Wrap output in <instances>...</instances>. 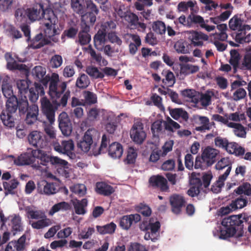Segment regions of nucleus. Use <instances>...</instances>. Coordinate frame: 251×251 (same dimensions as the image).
I'll list each match as a JSON object with an SVG mask.
<instances>
[{
    "label": "nucleus",
    "instance_id": "nucleus-9",
    "mask_svg": "<svg viewBox=\"0 0 251 251\" xmlns=\"http://www.w3.org/2000/svg\"><path fill=\"white\" fill-rule=\"evenodd\" d=\"M99 136V133L95 129H88L84 133L82 140L77 143L78 148L85 152H88L93 145V140Z\"/></svg>",
    "mask_w": 251,
    "mask_h": 251
},
{
    "label": "nucleus",
    "instance_id": "nucleus-49",
    "mask_svg": "<svg viewBox=\"0 0 251 251\" xmlns=\"http://www.w3.org/2000/svg\"><path fill=\"white\" fill-rule=\"evenodd\" d=\"M30 81L27 79H20L17 81L16 84L20 94L23 95L28 92Z\"/></svg>",
    "mask_w": 251,
    "mask_h": 251
},
{
    "label": "nucleus",
    "instance_id": "nucleus-22",
    "mask_svg": "<svg viewBox=\"0 0 251 251\" xmlns=\"http://www.w3.org/2000/svg\"><path fill=\"white\" fill-rule=\"evenodd\" d=\"M33 155L36 161L38 159L40 167L46 166L49 163L51 164L52 156L49 155L46 151L40 149L33 150Z\"/></svg>",
    "mask_w": 251,
    "mask_h": 251
},
{
    "label": "nucleus",
    "instance_id": "nucleus-29",
    "mask_svg": "<svg viewBox=\"0 0 251 251\" xmlns=\"http://www.w3.org/2000/svg\"><path fill=\"white\" fill-rule=\"evenodd\" d=\"M109 155L113 158H119L122 155L123 149L122 145L118 142H113L109 145Z\"/></svg>",
    "mask_w": 251,
    "mask_h": 251
},
{
    "label": "nucleus",
    "instance_id": "nucleus-56",
    "mask_svg": "<svg viewBox=\"0 0 251 251\" xmlns=\"http://www.w3.org/2000/svg\"><path fill=\"white\" fill-rule=\"evenodd\" d=\"M16 4L15 0H3L0 3V11L9 12L14 7Z\"/></svg>",
    "mask_w": 251,
    "mask_h": 251
},
{
    "label": "nucleus",
    "instance_id": "nucleus-57",
    "mask_svg": "<svg viewBox=\"0 0 251 251\" xmlns=\"http://www.w3.org/2000/svg\"><path fill=\"white\" fill-rule=\"evenodd\" d=\"M248 201L246 198H242L241 196L234 201H232L230 203V206L233 210L241 209L245 207L247 204Z\"/></svg>",
    "mask_w": 251,
    "mask_h": 251
},
{
    "label": "nucleus",
    "instance_id": "nucleus-58",
    "mask_svg": "<svg viewBox=\"0 0 251 251\" xmlns=\"http://www.w3.org/2000/svg\"><path fill=\"white\" fill-rule=\"evenodd\" d=\"M70 208L69 204L65 201H62L54 204L51 208L50 214L51 215L61 210H68Z\"/></svg>",
    "mask_w": 251,
    "mask_h": 251
},
{
    "label": "nucleus",
    "instance_id": "nucleus-12",
    "mask_svg": "<svg viewBox=\"0 0 251 251\" xmlns=\"http://www.w3.org/2000/svg\"><path fill=\"white\" fill-rule=\"evenodd\" d=\"M200 176V174L199 173L197 174L193 172L191 174L190 179L191 186L187 192L188 195L191 197L194 198L198 196L201 192L202 182Z\"/></svg>",
    "mask_w": 251,
    "mask_h": 251
},
{
    "label": "nucleus",
    "instance_id": "nucleus-52",
    "mask_svg": "<svg viewBox=\"0 0 251 251\" xmlns=\"http://www.w3.org/2000/svg\"><path fill=\"white\" fill-rule=\"evenodd\" d=\"M196 4V1L193 2L191 0L188 1L187 2L181 1L178 4L177 9L179 12H186L188 11L189 8H190L191 10L192 11L193 10V8Z\"/></svg>",
    "mask_w": 251,
    "mask_h": 251
},
{
    "label": "nucleus",
    "instance_id": "nucleus-6",
    "mask_svg": "<svg viewBox=\"0 0 251 251\" xmlns=\"http://www.w3.org/2000/svg\"><path fill=\"white\" fill-rule=\"evenodd\" d=\"M0 228L6 227L14 235L23 230L21 217L19 215L13 214L5 217L2 211L0 212Z\"/></svg>",
    "mask_w": 251,
    "mask_h": 251
},
{
    "label": "nucleus",
    "instance_id": "nucleus-60",
    "mask_svg": "<svg viewBox=\"0 0 251 251\" xmlns=\"http://www.w3.org/2000/svg\"><path fill=\"white\" fill-rule=\"evenodd\" d=\"M137 153L136 151L133 148H129L127 151L126 158L125 160V162L127 164H134L137 158Z\"/></svg>",
    "mask_w": 251,
    "mask_h": 251
},
{
    "label": "nucleus",
    "instance_id": "nucleus-48",
    "mask_svg": "<svg viewBox=\"0 0 251 251\" xmlns=\"http://www.w3.org/2000/svg\"><path fill=\"white\" fill-rule=\"evenodd\" d=\"M188 45L186 42L178 41L176 42L174 46L176 51L178 53L187 54L189 53Z\"/></svg>",
    "mask_w": 251,
    "mask_h": 251
},
{
    "label": "nucleus",
    "instance_id": "nucleus-5",
    "mask_svg": "<svg viewBox=\"0 0 251 251\" xmlns=\"http://www.w3.org/2000/svg\"><path fill=\"white\" fill-rule=\"evenodd\" d=\"M71 6L73 11L81 16V22L94 25L99 9L92 0H71Z\"/></svg>",
    "mask_w": 251,
    "mask_h": 251
},
{
    "label": "nucleus",
    "instance_id": "nucleus-45",
    "mask_svg": "<svg viewBox=\"0 0 251 251\" xmlns=\"http://www.w3.org/2000/svg\"><path fill=\"white\" fill-rule=\"evenodd\" d=\"M88 201L86 199H83L81 201L76 200V202H74V206L75 212L78 215H83L86 211L85 207L87 205Z\"/></svg>",
    "mask_w": 251,
    "mask_h": 251
},
{
    "label": "nucleus",
    "instance_id": "nucleus-46",
    "mask_svg": "<svg viewBox=\"0 0 251 251\" xmlns=\"http://www.w3.org/2000/svg\"><path fill=\"white\" fill-rule=\"evenodd\" d=\"M19 184V181L16 179H12L9 182H3V186L5 190V195L14 194L13 190L17 187Z\"/></svg>",
    "mask_w": 251,
    "mask_h": 251
},
{
    "label": "nucleus",
    "instance_id": "nucleus-59",
    "mask_svg": "<svg viewBox=\"0 0 251 251\" xmlns=\"http://www.w3.org/2000/svg\"><path fill=\"white\" fill-rule=\"evenodd\" d=\"M234 192L238 195L244 194L250 196L251 195V185L248 182L244 183L235 190Z\"/></svg>",
    "mask_w": 251,
    "mask_h": 251
},
{
    "label": "nucleus",
    "instance_id": "nucleus-35",
    "mask_svg": "<svg viewBox=\"0 0 251 251\" xmlns=\"http://www.w3.org/2000/svg\"><path fill=\"white\" fill-rule=\"evenodd\" d=\"M90 84V80L88 75L80 73L75 82V87L80 90L86 89Z\"/></svg>",
    "mask_w": 251,
    "mask_h": 251
},
{
    "label": "nucleus",
    "instance_id": "nucleus-27",
    "mask_svg": "<svg viewBox=\"0 0 251 251\" xmlns=\"http://www.w3.org/2000/svg\"><path fill=\"white\" fill-rule=\"evenodd\" d=\"M96 192L101 195L109 196L114 192L112 186L104 182H98L96 184Z\"/></svg>",
    "mask_w": 251,
    "mask_h": 251
},
{
    "label": "nucleus",
    "instance_id": "nucleus-14",
    "mask_svg": "<svg viewBox=\"0 0 251 251\" xmlns=\"http://www.w3.org/2000/svg\"><path fill=\"white\" fill-rule=\"evenodd\" d=\"M172 211L175 214H179L183 207L185 206L186 201L182 196L179 194H173L169 198Z\"/></svg>",
    "mask_w": 251,
    "mask_h": 251
},
{
    "label": "nucleus",
    "instance_id": "nucleus-23",
    "mask_svg": "<svg viewBox=\"0 0 251 251\" xmlns=\"http://www.w3.org/2000/svg\"><path fill=\"white\" fill-rule=\"evenodd\" d=\"M107 34L106 26L102 25L94 37V43L95 48L101 50L106 41Z\"/></svg>",
    "mask_w": 251,
    "mask_h": 251
},
{
    "label": "nucleus",
    "instance_id": "nucleus-3",
    "mask_svg": "<svg viewBox=\"0 0 251 251\" xmlns=\"http://www.w3.org/2000/svg\"><path fill=\"white\" fill-rule=\"evenodd\" d=\"M31 74L35 80L45 86H47L50 81L49 94L52 99L59 98L66 89L67 83L62 82L58 86L57 83L59 80L58 75L53 73L51 77L46 75V69L44 67H34L31 71Z\"/></svg>",
    "mask_w": 251,
    "mask_h": 251
},
{
    "label": "nucleus",
    "instance_id": "nucleus-43",
    "mask_svg": "<svg viewBox=\"0 0 251 251\" xmlns=\"http://www.w3.org/2000/svg\"><path fill=\"white\" fill-rule=\"evenodd\" d=\"M210 166H211V163L203 157L202 154L201 156L198 155L196 157L194 164L195 169L204 170Z\"/></svg>",
    "mask_w": 251,
    "mask_h": 251
},
{
    "label": "nucleus",
    "instance_id": "nucleus-21",
    "mask_svg": "<svg viewBox=\"0 0 251 251\" xmlns=\"http://www.w3.org/2000/svg\"><path fill=\"white\" fill-rule=\"evenodd\" d=\"M188 20L190 22V27L193 25H197L202 28L205 29L208 32L212 31L215 28V26L214 25H206L203 17L198 15L190 14L188 16Z\"/></svg>",
    "mask_w": 251,
    "mask_h": 251
},
{
    "label": "nucleus",
    "instance_id": "nucleus-37",
    "mask_svg": "<svg viewBox=\"0 0 251 251\" xmlns=\"http://www.w3.org/2000/svg\"><path fill=\"white\" fill-rule=\"evenodd\" d=\"M26 9L24 7L17 8L14 12V17L15 22L19 24H24L26 23L27 18V14Z\"/></svg>",
    "mask_w": 251,
    "mask_h": 251
},
{
    "label": "nucleus",
    "instance_id": "nucleus-61",
    "mask_svg": "<svg viewBox=\"0 0 251 251\" xmlns=\"http://www.w3.org/2000/svg\"><path fill=\"white\" fill-rule=\"evenodd\" d=\"M164 125L165 129L171 132L180 128V125L170 118H168L167 121L164 122Z\"/></svg>",
    "mask_w": 251,
    "mask_h": 251
},
{
    "label": "nucleus",
    "instance_id": "nucleus-2",
    "mask_svg": "<svg viewBox=\"0 0 251 251\" xmlns=\"http://www.w3.org/2000/svg\"><path fill=\"white\" fill-rule=\"evenodd\" d=\"M245 223H250V217L246 213L224 218L221 223L222 226L220 227V238L225 240L233 236L236 239L242 237Z\"/></svg>",
    "mask_w": 251,
    "mask_h": 251
},
{
    "label": "nucleus",
    "instance_id": "nucleus-53",
    "mask_svg": "<svg viewBox=\"0 0 251 251\" xmlns=\"http://www.w3.org/2000/svg\"><path fill=\"white\" fill-rule=\"evenodd\" d=\"M171 116L175 120H178L179 118L186 120L188 118V113L181 108H175L170 111Z\"/></svg>",
    "mask_w": 251,
    "mask_h": 251
},
{
    "label": "nucleus",
    "instance_id": "nucleus-20",
    "mask_svg": "<svg viewBox=\"0 0 251 251\" xmlns=\"http://www.w3.org/2000/svg\"><path fill=\"white\" fill-rule=\"evenodd\" d=\"M81 25V30L78 33V42L81 45H86L88 44L91 40V35L89 32L90 30V24L86 22Z\"/></svg>",
    "mask_w": 251,
    "mask_h": 251
},
{
    "label": "nucleus",
    "instance_id": "nucleus-18",
    "mask_svg": "<svg viewBox=\"0 0 251 251\" xmlns=\"http://www.w3.org/2000/svg\"><path fill=\"white\" fill-rule=\"evenodd\" d=\"M188 39L194 47L202 46L203 42L208 40V36L202 32L192 30L189 32Z\"/></svg>",
    "mask_w": 251,
    "mask_h": 251
},
{
    "label": "nucleus",
    "instance_id": "nucleus-8",
    "mask_svg": "<svg viewBox=\"0 0 251 251\" xmlns=\"http://www.w3.org/2000/svg\"><path fill=\"white\" fill-rule=\"evenodd\" d=\"M14 162L17 166L30 165L34 170L40 171L43 170V167L39 165L38 161L35 160L33 150L31 153L25 152L21 154L17 158H15Z\"/></svg>",
    "mask_w": 251,
    "mask_h": 251
},
{
    "label": "nucleus",
    "instance_id": "nucleus-10",
    "mask_svg": "<svg viewBox=\"0 0 251 251\" xmlns=\"http://www.w3.org/2000/svg\"><path fill=\"white\" fill-rule=\"evenodd\" d=\"M130 137L136 144H141L146 138V133L144 130V125L141 122L134 124L130 132Z\"/></svg>",
    "mask_w": 251,
    "mask_h": 251
},
{
    "label": "nucleus",
    "instance_id": "nucleus-26",
    "mask_svg": "<svg viewBox=\"0 0 251 251\" xmlns=\"http://www.w3.org/2000/svg\"><path fill=\"white\" fill-rule=\"evenodd\" d=\"M26 237L22 235L17 241L10 242L7 245L5 251H21L24 249Z\"/></svg>",
    "mask_w": 251,
    "mask_h": 251
},
{
    "label": "nucleus",
    "instance_id": "nucleus-39",
    "mask_svg": "<svg viewBox=\"0 0 251 251\" xmlns=\"http://www.w3.org/2000/svg\"><path fill=\"white\" fill-rule=\"evenodd\" d=\"M199 70V67L196 65L190 64H183L180 65V74L186 76L190 74H194Z\"/></svg>",
    "mask_w": 251,
    "mask_h": 251
},
{
    "label": "nucleus",
    "instance_id": "nucleus-44",
    "mask_svg": "<svg viewBox=\"0 0 251 251\" xmlns=\"http://www.w3.org/2000/svg\"><path fill=\"white\" fill-rule=\"evenodd\" d=\"M1 89L3 96L7 99L6 102V106L10 99L12 98L16 97V96L13 94L12 86L5 81L2 82Z\"/></svg>",
    "mask_w": 251,
    "mask_h": 251
},
{
    "label": "nucleus",
    "instance_id": "nucleus-64",
    "mask_svg": "<svg viewBox=\"0 0 251 251\" xmlns=\"http://www.w3.org/2000/svg\"><path fill=\"white\" fill-rule=\"evenodd\" d=\"M7 32L8 33V35L14 39H18L22 37L21 31L13 25H9L7 29Z\"/></svg>",
    "mask_w": 251,
    "mask_h": 251
},
{
    "label": "nucleus",
    "instance_id": "nucleus-63",
    "mask_svg": "<svg viewBox=\"0 0 251 251\" xmlns=\"http://www.w3.org/2000/svg\"><path fill=\"white\" fill-rule=\"evenodd\" d=\"M213 175L211 172L209 171L207 173H202L201 178L202 182V186L203 185L205 188H208L210 184Z\"/></svg>",
    "mask_w": 251,
    "mask_h": 251
},
{
    "label": "nucleus",
    "instance_id": "nucleus-4",
    "mask_svg": "<svg viewBox=\"0 0 251 251\" xmlns=\"http://www.w3.org/2000/svg\"><path fill=\"white\" fill-rule=\"evenodd\" d=\"M7 112L11 116L15 122V118L14 115L17 109L19 110L20 116L25 115L26 113L25 122L28 125H32L37 120L38 115V106L35 104L29 105L26 96H21L18 99L17 97L12 98L8 102Z\"/></svg>",
    "mask_w": 251,
    "mask_h": 251
},
{
    "label": "nucleus",
    "instance_id": "nucleus-1",
    "mask_svg": "<svg viewBox=\"0 0 251 251\" xmlns=\"http://www.w3.org/2000/svg\"><path fill=\"white\" fill-rule=\"evenodd\" d=\"M27 18L31 22L43 19L44 33L48 38L58 34L56 24L58 18L53 11L50 8L44 9L42 3H36L33 7L27 8Z\"/></svg>",
    "mask_w": 251,
    "mask_h": 251
},
{
    "label": "nucleus",
    "instance_id": "nucleus-42",
    "mask_svg": "<svg viewBox=\"0 0 251 251\" xmlns=\"http://www.w3.org/2000/svg\"><path fill=\"white\" fill-rule=\"evenodd\" d=\"M106 121V130L110 134L114 133L117 127V118L113 115H109L107 117Z\"/></svg>",
    "mask_w": 251,
    "mask_h": 251
},
{
    "label": "nucleus",
    "instance_id": "nucleus-7",
    "mask_svg": "<svg viewBox=\"0 0 251 251\" xmlns=\"http://www.w3.org/2000/svg\"><path fill=\"white\" fill-rule=\"evenodd\" d=\"M52 146L56 151L67 155L71 159L75 158V154L73 152L75 146L72 140H62L61 143L58 142H54L53 143Z\"/></svg>",
    "mask_w": 251,
    "mask_h": 251
},
{
    "label": "nucleus",
    "instance_id": "nucleus-31",
    "mask_svg": "<svg viewBox=\"0 0 251 251\" xmlns=\"http://www.w3.org/2000/svg\"><path fill=\"white\" fill-rule=\"evenodd\" d=\"M195 119L196 123L201 125L200 126H196L195 130L201 132H205L206 130H209V118L206 116L196 115L195 116Z\"/></svg>",
    "mask_w": 251,
    "mask_h": 251
},
{
    "label": "nucleus",
    "instance_id": "nucleus-16",
    "mask_svg": "<svg viewBox=\"0 0 251 251\" xmlns=\"http://www.w3.org/2000/svg\"><path fill=\"white\" fill-rule=\"evenodd\" d=\"M141 218V216L139 214L124 215L120 218L119 226L123 229L128 230L132 225L139 222Z\"/></svg>",
    "mask_w": 251,
    "mask_h": 251
},
{
    "label": "nucleus",
    "instance_id": "nucleus-38",
    "mask_svg": "<svg viewBox=\"0 0 251 251\" xmlns=\"http://www.w3.org/2000/svg\"><path fill=\"white\" fill-rule=\"evenodd\" d=\"M163 83L167 87H172L175 83V77L174 74L169 70H163L161 73Z\"/></svg>",
    "mask_w": 251,
    "mask_h": 251
},
{
    "label": "nucleus",
    "instance_id": "nucleus-32",
    "mask_svg": "<svg viewBox=\"0 0 251 251\" xmlns=\"http://www.w3.org/2000/svg\"><path fill=\"white\" fill-rule=\"evenodd\" d=\"M219 154V151L218 150L209 146L207 147L201 153L203 157L211 163V165L216 161V158Z\"/></svg>",
    "mask_w": 251,
    "mask_h": 251
},
{
    "label": "nucleus",
    "instance_id": "nucleus-62",
    "mask_svg": "<svg viewBox=\"0 0 251 251\" xmlns=\"http://www.w3.org/2000/svg\"><path fill=\"white\" fill-rule=\"evenodd\" d=\"M8 57L12 61H8L7 63V68L10 70H23L24 69V65L18 63L15 60H14L11 54H8Z\"/></svg>",
    "mask_w": 251,
    "mask_h": 251
},
{
    "label": "nucleus",
    "instance_id": "nucleus-34",
    "mask_svg": "<svg viewBox=\"0 0 251 251\" xmlns=\"http://www.w3.org/2000/svg\"><path fill=\"white\" fill-rule=\"evenodd\" d=\"M164 121L159 119L154 121L151 126V131L153 137H158L164 131Z\"/></svg>",
    "mask_w": 251,
    "mask_h": 251
},
{
    "label": "nucleus",
    "instance_id": "nucleus-36",
    "mask_svg": "<svg viewBox=\"0 0 251 251\" xmlns=\"http://www.w3.org/2000/svg\"><path fill=\"white\" fill-rule=\"evenodd\" d=\"M117 227L116 225L113 222L102 226H97L96 228L98 232L102 235L113 234Z\"/></svg>",
    "mask_w": 251,
    "mask_h": 251
},
{
    "label": "nucleus",
    "instance_id": "nucleus-13",
    "mask_svg": "<svg viewBox=\"0 0 251 251\" xmlns=\"http://www.w3.org/2000/svg\"><path fill=\"white\" fill-rule=\"evenodd\" d=\"M28 140L30 145L37 148H43L47 145V141L43 133L33 131L28 136Z\"/></svg>",
    "mask_w": 251,
    "mask_h": 251
},
{
    "label": "nucleus",
    "instance_id": "nucleus-28",
    "mask_svg": "<svg viewBox=\"0 0 251 251\" xmlns=\"http://www.w3.org/2000/svg\"><path fill=\"white\" fill-rule=\"evenodd\" d=\"M231 171V168L229 167L227 170L220 176L216 182L213 184L211 187V190L214 193H218L221 190V188L224 185V181L226 179Z\"/></svg>",
    "mask_w": 251,
    "mask_h": 251
},
{
    "label": "nucleus",
    "instance_id": "nucleus-11",
    "mask_svg": "<svg viewBox=\"0 0 251 251\" xmlns=\"http://www.w3.org/2000/svg\"><path fill=\"white\" fill-rule=\"evenodd\" d=\"M41 104L43 115L46 117L50 124H52L55 120V113L57 108L46 97L41 98Z\"/></svg>",
    "mask_w": 251,
    "mask_h": 251
},
{
    "label": "nucleus",
    "instance_id": "nucleus-54",
    "mask_svg": "<svg viewBox=\"0 0 251 251\" xmlns=\"http://www.w3.org/2000/svg\"><path fill=\"white\" fill-rule=\"evenodd\" d=\"M152 28L155 32L160 35L164 34L166 31L165 23L161 21L154 22L152 24Z\"/></svg>",
    "mask_w": 251,
    "mask_h": 251
},
{
    "label": "nucleus",
    "instance_id": "nucleus-40",
    "mask_svg": "<svg viewBox=\"0 0 251 251\" xmlns=\"http://www.w3.org/2000/svg\"><path fill=\"white\" fill-rule=\"evenodd\" d=\"M51 224V220L49 218H48L47 216H45V218H42L37 221L33 222L31 224V225L33 228L40 229L48 227Z\"/></svg>",
    "mask_w": 251,
    "mask_h": 251
},
{
    "label": "nucleus",
    "instance_id": "nucleus-17",
    "mask_svg": "<svg viewBox=\"0 0 251 251\" xmlns=\"http://www.w3.org/2000/svg\"><path fill=\"white\" fill-rule=\"evenodd\" d=\"M149 182L152 187L158 188L161 192L169 191L167 180L162 176H153L150 178Z\"/></svg>",
    "mask_w": 251,
    "mask_h": 251
},
{
    "label": "nucleus",
    "instance_id": "nucleus-24",
    "mask_svg": "<svg viewBox=\"0 0 251 251\" xmlns=\"http://www.w3.org/2000/svg\"><path fill=\"white\" fill-rule=\"evenodd\" d=\"M139 228L141 230L148 231L151 230L152 235L155 234L160 228V224L159 221L152 223L151 220H144L140 224Z\"/></svg>",
    "mask_w": 251,
    "mask_h": 251
},
{
    "label": "nucleus",
    "instance_id": "nucleus-47",
    "mask_svg": "<svg viewBox=\"0 0 251 251\" xmlns=\"http://www.w3.org/2000/svg\"><path fill=\"white\" fill-rule=\"evenodd\" d=\"M251 28V27L249 25H242L241 29H240V31H241V32L236 34L235 36V41L240 44H242L243 42H249V41L247 40V36H245L246 34L245 31L246 30H249Z\"/></svg>",
    "mask_w": 251,
    "mask_h": 251
},
{
    "label": "nucleus",
    "instance_id": "nucleus-51",
    "mask_svg": "<svg viewBox=\"0 0 251 251\" xmlns=\"http://www.w3.org/2000/svg\"><path fill=\"white\" fill-rule=\"evenodd\" d=\"M86 72L91 77L95 79L102 78L104 76V74L101 72L96 67L89 66L86 68Z\"/></svg>",
    "mask_w": 251,
    "mask_h": 251
},
{
    "label": "nucleus",
    "instance_id": "nucleus-25",
    "mask_svg": "<svg viewBox=\"0 0 251 251\" xmlns=\"http://www.w3.org/2000/svg\"><path fill=\"white\" fill-rule=\"evenodd\" d=\"M34 87L29 88L28 98L32 102H35L39 98V95L43 96L45 94L44 88L41 83L35 82Z\"/></svg>",
    "mask_w": 251,
    "mask_h": 251
},
{
    "label": "nucleus",
    "instance_id": "nucleus-55",
    "mask_svg": "<svg viewBox=\"0 0 251 251\" xmlns=\"http://www.w3.org/2000/svg\"><path fill=\"white\" fill-rule=\"evenodd\" d=\"M230 55L231 57L229 62L233 66L234 70L236 71L239 66L240 59V54L236 50H234L231 51Z\"/></svg>",
    "mask_w": 251,
    "mask_h": 251
},
{
    "label": "nucleus",
    "instance_id": "nucleus-15",
    "mask_svg": "<svg viewBox=\"0 0 251 251\" xmlns=\"http://www.w3.org/2000/svg\"><path fill=\"white\" fill-rule=\"evenodd\" d=\"M58 121L59 127L62 134L65 136L70 135L72 131V125L67 113L65 112L61 113Z\"/></svg>",
    "mask_w": 251,
    "mask_h": 251
},
{
    "label": "nucleus",
    "instance_id": "nucleus-30",
    "mask_svg": "<svg viewBox=\"0 0 251 251\" xmlns=\"http://www.w3.org/2000/svg\"><path fill=\"white\" fill-rule=\"evenodd\" d=\"M110 139L105 134H103L102 136L101 144L100 146L98 149H96V144H94L93 146V152L95 155H97L101 153H105L108 148H107L108 145L109 144Z\"/></svg>",
    "mask_w": 251,
    "mask_h": 251
},
{
    "label": "nucleus",
    "instance_id": "nucleus-41",
    "mask_svg": "<svg viewBox=\"0 0 251 251\" xmlns=\"http://www.w3.org/2000/svg\"><path fill=\"white\" fill-rule=\"evenodd\" d=\"M0 120H1L5 126L9 128H11L15 126V123L14 122L12 117L10 116L8 112H7L6 107V109L3 110L1 114H0Z\"/></svg>",
    "mask_w": 251,
    "mask_h": 251
},
{
    "label": "nucleus",
    "instance_id": "nucleus-50",
    "mask_svg": "<svg viewBox=\"0 0 251 251\" xmlns=\"http://www.w3.org/2000/svg\"><path fill=\"white\" fill-rule=\"evenodd\" d=\"M243 21L238 16L235 15L229 21V27L232 30L240 31Z\"/></svg>",
    "mask_w": 251,
    "mask_h": 251
},
{
    "label": "nucleus",
    "instance_id": "nucleus-19",
    "mask_svg": "<svg viewBox=\"0 0 251 251\" xmlns=\"http://www.w3.org/2000/svg\"><path fill=\"white\" fill-rule=\"evenodd\" d=\"M37 190L39 193L46 195L54 194L57 192V189L53 183H49L44 179L38 182Z\"/></svg>",
    "mask_w": 251,
    "mask_h": 251
},
{
    "label": "nucleus",
    "instance_id": "nucleus-33",
    "mask_svg": "<svg viewBox=\"0 0 251 251\" xmlns=\"http://www.w3.org/2000/svg\"><path fill=\"white\" fill-rule=\"evenodd\" d=\"M30 42V47L34 49H40L50 43L49 40L43 38L42 33L37 34Z\"/></svg>",
    "mask_w": 251,
    "mask_h": 251
}]
</instances>
